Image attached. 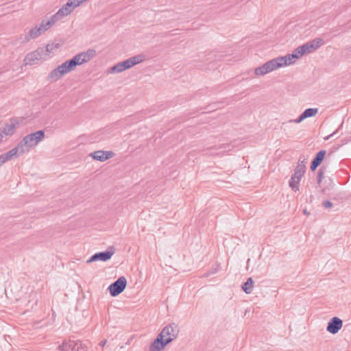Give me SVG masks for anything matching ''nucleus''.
<instances>
[{
    "mask_svg": "<svg viewBox=\"0 0 351 351\" xmlns=\"http://www.w3.org/2000/svg\"><path fill=\"white\" fill-rule=\"evenodd\" d=\"M95 56L96 51L93 49L81 52L53 69L49 73L48 78L52 82H56L64 75L73 71L77 66L89 62Z\"/></svg>",
    "mask_w": 351,
    "mask_h": 351,
    "instance_id": "f257e3e1",
    "label": "nucleus"
},
{
    "mask_svg": "<svg viewBox=\"0 0 351 351\" xmlns=\"http://www.w3.org/2000/svg\"><path fill=\"white\" fill-rule=\"evenodd\" d=\"M145 60V56L143 54H138L114 64L110 67L109 72L112 73L123 72L139 63H141Z\"/></svg>",
    "mask_w": 351,
    "mask_h": 351,
    "instance_id": "f03ea898",
    "label": "nucleus"
},
{
    "mask_svg": "<svg viewBox=\"0 0 351 351\" xmlns=\"http://www.w3.org/2000/svg\"><path fill=\"white\" fill-rule=\"evenodd\" d=\"M324 44L322 38H316L297 47V52L302 56L314 52Z\"/></svg>",
    "mask_w": 351,
    "mask_h": 351,
    "instance_id": "7ed1b4c3",
    "label": "nucleus"
},
{
    "mask_svg": "<svg viewBox=\"0 0 351 351\" xmlns=\"http://www.w3.org/2000/svg\"><path fill=\"white\" fill-rule=\"evenodd\" d=\"M127 286V280L124 276L119 277L117 280L110 285L108 290L112 297L121 294Z\"/></svg>",
    "mask_w": 351,
    "mask_h": 351,
    "instance_id": "20e7f679",
    "label": "nucleus"
},
{
    "mask_svg": "<svg viewBox=\"0 0 351 351\" xmlns=\"http://www.w3.org/2000/svg\"><path fill=\"white\" fill-rule=\"evenodd\" d=\"M115 252V247L112 245L109 246L106 251L99 252L92 255L87 261L88 263L95 261H107L110 260Z\"/></svg>",
    "mask_w": 351,
    "mask_h": 351,
    "instance_id": "39448f33",
    "label": "nucleus"
},
{
    "mask_svg": "<svg viewBox=\"0 0 351 351\" xmlns=\"http://www.w3.org/2000/svg\"><path fill=\"white\" fill-rule=\"evenodd\" d=\"M45 132L38 130L23 137V143L27 144L29 147H34L38 143L45 138Z\"/></svg>",
    "mask_w": 351,
    "mask_h": 351,
    "instance_id": "423d86ee",
    "label": "nucleus"
},
{
    "mask_svg": "<svg viewBox=\"0 0 351 351\" xmlns=\"http://www.w3.org/2000/svg\"><path fill=\"white\" fill-rule=\"evenodd\" d=\"M45 51L44 47H38L36 50L28 53L24 59L25 64L32 65L36 64L44 56H47Z\"/></svg>",
    "mask_w": 351,
    "mask_h": 351,
    "instance_id": "0eeeda50",
    "label": "nucleus"
},
{
    "mask_svg": "<svg viewBox=\"0 0 351 351\" xmlns=\"http://www.w3.org/2000/svg\"><path fill=\"white\" fill-rule=\"evenodd\" d=\"M278 65H280V63L276 61L275 58L271 59L262 66L256 68L254 74L256 75H263L278 69Z\"/></svg>",
    "mask_w": 351,
    "mask_h": 351,
    "instance_id": "6e6552de",
    "label": "nucleus"
},
{
    "mask_svg": "<svg viewBox=\"0 0 351 351\" xmlns=\"http://www.w3.org/2000/svg\"><path fill=\"white\" fill-rule=\"evenodd\" d=\"M297 52V48L293 51L292 53H289L285 56H279L275 58L276 61L280 63L278 68L283 66L290 65L293 64L297 59L301 57Z\"/></svg>",
    "mask_w": 351,
    "mask_h": 351,
    "instance_id": "1a4fd4ad",
    "label": "nucleus"
},
{
    "mask_svg": "<svg viewBox=\"0 0 351 351\" xmlns=\"http://www.w3.org/2000/svg\"><path fill=\"white\" fill-rule=\"evenodd\" d=\"M179 333L178 326L175 323H171L165 326L162 331L158 334L162 337L172 338V341L175 339Z\"/></svg>",
    "mask_w": 351,
    "mask_h": 351,
    "instance_id": "9d476101",
    "label": "nucleus"
},
{
    "mask_svg": "<svg viewBox=\"0 0 351 351\" xmlns=\"http://www.w3.org/2000/svg\"><path fill=\"white\" fill-rule=\"evenodd\" d=\"M172 341V338H162V335H158L156 338L149 346V351H161L169 343Z\"/></svg>",
    "mask_w": 351,
    "mask_h": 351,
    "instance_id": "9b49d317",
    "label": "nucleus"
},
{
    "mask_svg": "<svg viewBox=\"0 0 351 351\" xmlns=\"http://www.w3.org/2000/svg\"><path fill=\"white\" fill-rule=\"evenodd\" d=\"M343 321L338 317H333L328 322L326 330L330 334H337L342 328Z\"/></svg>",
    "mask_w": 351,
    "mask_h": 351,
    "instance_id": "f8f14e48",
    "label": "nucleus"
},
{
    "mask_svg": "<svg viewBox=\"0 0 351 351\" xmlns=\"http://www.w3.org/2000/svg\"><path fill=\"white\" fill-rule=\"evenodd\" d=\"M59 349L61 351H84L81 342L71 340L64 341L59 346Z\"/></svg>",
    "mask_w": 351,
    "mask_h": 351,
    "instance_id": "ddd939ff",
    "label": "nucleus"
},
{
    "mask_svg": "<svg viewBox=\"0 0 351 351\" xmlns=\"http://www.w3.org/2000/svg\"><path fill=\"white\" fill-rule=\"evenodd\" d=\"M89 156L95 160L104 162L112 158L114 154L112 151L98 150L90 153Z\"/></svg>",
    "mask_w": 351,
    "mask_h": 351,
    "instance_id": "4468645a",
    "label": "nucleus"
},
{
    "mask_svg": "<svg viewBox=\"0 0 351 351\" xmlns=\"http://www.w3.org/2000/svg\"><path fill=\"white\" fill-rule=\"evenodd\" d=\"M19 123L20 121L19 118H11L10 119V123L5 125L4 128L1 130V132L7 136H12L14 133V130Z\"/></svg>",
    "mask_w": 351,
    "mask_h": 351,
    "instance_id": "2eb2a0df",
    "label": "nucleus"
},
{
    "mask_svg": "<svg viewBox=\"0 0 351 351\" xmlns=\"http://www.w3.org/2000/svg\"><path fill=\"white\" fill-rule=\"evenodd\" d=\"M47 29H48V28H47L46 27L42 26V23H41L40 26H36L35 27L31 29L29 31L28 34L26 35L25 37V41L28 42L31 39H35V38H38L40 35H41L43 33H44Z\"/></svg>",
    "mask_w": 351,
    "mask_h": 351,
    "instance_id": "dca6fc26",
    "label": "nucleus"
},
{
    "mask_svg": "<svg viewBox=\"0 0 351 351\" xmlns=\"http://www.w3.org/2000/svg\"><path fill=\"white\" fill-rule=\"evenodd\" d=\"M326 154V151L325 149H321L315 154L310 166V169L312 171H315L316 169L322 163Z\"/></svg>",
    "mask_w": 351,
    "mask_h": 351,
    "instance_id": "f3484780",
    "label": "nucleus"
},
{
    "mask_svg": "<svg viewBox=\"0 0 351 351\" xmlns=\"http://www.w3.org/2000/svg\"><path fill=\"white\" fill-rule=\"evenodd\" d=\"M317 108H307L304 110V111L296 119L290 120L289 122L300 123L306 118L315 117L317 114Z\"/></svg>",
    "mask_w": 351,
    "mask_h": 351,
    "instance_id": "a211bd4d",
    "label": "nucleus"
},
{
    "mask_svg": "<svg viewBox=\"0 0 351 351\" xmlns=\"http://www.w3.org/2000/svg\"><path fill=\"white\" fill-rule=\"evenodd\" d=\"M254 280L252 278L250 277L247 280L241 285L242 290L247 294L252 293L254 287Z\"/></svg>",
    "mask_w": 351,
    "mask_h": 351,
    "instance_id": "6ab92c4d",
    "label": "nucleus"
},
{
    "mask_svg": "<svg viewBox=\"0 0 351 351\" xmlns=\"http://www.w3.org/2000/svg\"><path fill=\"white\" fill-rule=\"evenodd\" d=\"M14 148L16 149L18 154H23L26 152H28L31 149V147H29L27 144L23 143V138Z\"/></svg>",
    "mask_w": 351,
    "mask_h": 351,
    "instance_id": "aec40b11",
    "label": "nucleus"
},
{
    "mask_svg": "<svg viewBox=\"0 0 351 351\" xmlns=\"http://www.w3.org/2000/svg\"><path fill=\"white\" fill-rule=\"evenodd\" d=\"M2 157V160L5 162L10 160H11L12 158H18L19 154L16 152V149L13 148L9 152H6L5 154H3L1 155Z\"/></svg>",
    "mask_w": 351,
    "mask_h": 351,
    "instance_id": "412c9836",
    "label": "nucleus"
},
{
    "mask_svg": "<svg viewBox=\"0 0 351 351\" xmlns=\"http://www.w3.org/2000/svg\"><path fill=\"white\" fill-rule=\"evenodd\" d=\"M60 20V19L58 18L56 14H53L51 16L50 19L46 21L43 20L42 21V26L46 27L47 28L49 29L52 25H53L57 21Z\"/></svg>",
    "mask_w": 351,
    "mask_h": 351,
    "instance_id": "4be33fe9",
    "label": "nucleus"
},
{
    "mask_svg": "<svg viewBox=\"0 0 351 351\" xmlns=\"http://www.w3.org/2000/svg\"><path fill=\"white\" fill-rule=\"evenodd\" d=\"M301 179H296V177L294 176H291V179L289 182V185L291 188V189L296 192L299 191V184Z\"/></svg>",
    "mask_w": 351,
    "mask_h": 351,
    "instance_id": "5701e85b",
    "label": "nucleus"
},
{
    "mask_svg": "<svg viewBox=\"0 0 351 351\" xmlns=\"http://www.w3.org/2000/svg\"><path fill=\"white\" fill-rule=\"evenodd\" d=\"M305 172L306 170L304 169L297 165L294 169V173L292 176L296 177V179H302Z\"/></svg>",
    "mask_w": 351,
    "mask_h": 351,
    "instance_id": "b1692460",
    "label": "nucleus"
},
{
    "mask_svg": "<svg viewBox=\"0 0 351 351\" xmlns=\"http://www.w3.org/2000/svg\"><path fill=\"white\" fill-rule=\"evenodd\" d=\"M59 47V44L54 45L53 43H52L47 45L46 47H44V50H46L45 54L48 56L50 53L53 52L55 49H58Z\"/></svg>",
    "mask_w": 351,
    "mask_h": 351,
    "instance_id": "393cba45",
    "label": "nucleus"
},
{
    "mask_svg": "<svg viewBox=\"0 0 351 351\" xmlns=\"http://www.w3.org/2000/svg\"><path fill=\"white\" fill-rule=\"evenodd\" d=\"M62 8H64V10L66 11L65 14H70L76 7L71 3V1H68L67 3L62 6Z\"/></svg>",
    "mask_w": 351,
    "mask_h": 351,
    "instance_id": "a878e982",
    "label": "nucleus"
},
{
    "mask_svg": "<svg viewBox=\"0 0 351 351\" xmlns=\"http://www.w3.org/2000/svg\"><path fill=\"white\" fill-rule=\"evenodd\" d=\"M324 169L325 167L322 166V167L319 168V169L317 171V182L319 185L321 184L322 179L324 178Z\"/></svg>",
    "mask_w": 351,
    "mask_h": 351,
    "instance_id": "bb28decb",
    "label": "nucleus"
},
{
    "mask_svg": "<svg viewBox=\"0 0 351 351\" xmlns=\"http://www.w3.org/2000/svg\"><path fill=\"white\" fill-rule=\"evenodd\" d=\"M65 10H64V8L62 7L60 9L58 10V11L56 13L59 19H62L64 16H68V14H65Z\"/></svg>",
    "mask_w": 351,
    "mask_h": 351,
    "instance_id": "cd10ccee",
    "label": "nucleus"
},
{
    "mask_svg": "<svg viewBox=\"0 0 351 351\" xmlns=\"http://www.w3.org/2000/svg\"><path fill=\"white\" fill-rule=\"evenodd\" d=\"M332 206H333V204L330 200L326 199V200L323 201V202H322V206L326 208H331V207H332Z\"/></svg>",
    "mask_w": 351,
    "mask_h": 351,
    "instance_id": "c85d7f7f",
    "label": "nucleus"
},
{
    "mask_svg": "<svg viewBox=\"0 0 351 351\" xmlns=\"http://www.w3.org/2000/svg\"><path fill=\"white\" fill-rule=\"evenodd\" d=\"M306 162L305 158H304L303 160L299 159L297 165H298L300 167H302L303 169H304L306 170Z\"/></svg>",
    "mask_w": 351,
    "mask_h": 351,
    "instance_id": "c756f323",
    "label": "nucleus"
},
{
    "mask_svg": "<svg viewBox=\"0 0 351 351\" xmlns=\"http://www.w3.org/2000/svg\"><path fill=\"white\" fill-rule=\"evenodd\" d=\"M337 132V130L336 131H335L333 133H332L331 134H330L329 136H328L327 137L324 138L325 140H328L330 137L335 136Z\"/></svg>",
    "mask_w": 351,
    "mask_h": 351,
    "instance_id": "7c9ffc66",
    "label": "nucleus"
},
{
    "mask_svg": "<svg viewBox=\"0 0 351 351\" xmlns=\"http://www.w3.org/2000/svg\"><path fill=\"white\" fill-rule=\"evenodd\" d=\"M106 343V340L101 341L99 343V345L101 347H104Z\"/></svg>",
    "mask_w": 351,
    "mask_h": 351,
    "instance_id": "2f4dec72",
    "label": "nucleus"
},
{
    "mask_svg": "<svg viewBox=\"0 0 351 351\" xmlns=\"http://www.w3.org/2000/svg\"><path fill=\"white\" fill-rule=\"evenodd\" d=\"M5 162L2 160V157L0 155V167H1Z\"/></svg>",
    "mask_w": 351,
    "mask_h": 351,
    "instance_id": "473e14b6",
    "label": "nucleus"
},
{
    "mask_svg": "<svg viewBox=\"0 0 351 351\" xmlns=\"http://www.w3.org/2000/svg\"><path fill=\"white\" fill-rule=\"evenodd\" d=\"M303 213H304V214H308V213H307L306 210H303Z\"/></svg>",
    "mask_w": 351,
    "mask_h": 351,
    "instance_id": "72a5a7b5",
    "label": "nucleus"
},
{
    "mask_svg": "<svg viewBox=\"0 0 351 351\" xmlns=\"http://www.w3.org/2000/svg\"><path fill=\"white\" fill-rule=\"evenodd\" d=\"M223 147H224V145H221L219 146V148H223Z\"/></svg>",
    "mask_w": 351,
    "mask_h": 351,
    "instance_id": "f704fd0d",
    "label": "nucleus"
}]
</instances>
